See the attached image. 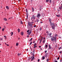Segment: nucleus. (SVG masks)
<instances>
[{"label":"nucleus","instance_id":"nucleus-1","mask_svg":"<svg viewBox=\"0 0 62 62\" xmlns=\"http://www.w3.org/2000/svg\"><path fill=\"white\" fill-rule=\"evenodd\" d=\"M55 37L54 36H53L52 38H51V40L52 41H54V40L55 41V42H56V37H57V34H55Z\"/></svg>","mask_w":62,"mask_h":62},{"label":"nucleus","instance_id":"nucleus-2","mask_svg":"<svg viewBox=\"0 0 62 62\" xmlns=\"http://www.w3.org/2000/svg\"><path fill=\"white\" fill-rule=\"evenodd\" d=\"M34 23V22H32L31 23L29 22L28 23V24L29 26L28 27V29H31L32 27V23Z\"/></svg>","mask_w":62,"mask_h":62},{"label":"nucleus","instance_id":"nucleus-3","mask_svg":"<svg viewBox=\"0 0 62 62\" xmlns=\"http://www.w3.org/2000/svg\"><path fill=\"white\" fill-rule=\"evenodd\" d=\"M41 16V14L40 13H38L37 14V17L38 18H39Z\"/></svg>","mask_w":62,"mask_h":62},{"label":"nucleus","instance_id":"nucleus-4","mask_svg":"<svg viewBox=\"0 0 62 62\" xmlns=\"http://www.w3.org/2000/svg\"><path fill=\"white\" fill-rule=\"evenodd\" d=\"M52 20L51 19L49 18V23H50L51 24H52Z\"/></svg>","mask_w":62,"mask_h":62},{"label":"nucleus","instance_id":"nucleus-5","mask_svg":"<svg viewBox=\"0 0 62 62\" xmlns=\"http://www.w3.org/2000/svg\"><path fill=\"white\" fill-rule=\"evenodd\" d=\"M27 9H26V11L27 12V19H28V14H27Z\"/></svg>","mask_w":62,"mask_h":62},{"label":"nucleus","instance_id":"nucleus-6","mask_svg":"<svg viewBox=\"0 0 62 62\" xmlns=\"http://www.w3.org/2000/svg\"><path fill=\"white\" fill-rule=\"evenodd\" d=\"M55 26H52V29H54V28H55Z\"/></svg>","mask_w":62,"mask_h":62},{"label":"nucleus","instance_id":"nucleus-7","mask_svg":"<svg viewBox=\"0 0 62 62\" xmlns=\"http://www.w3.org/2000/svg\"><path fill=\"white\" fill-rule=\"evenodd\" d=\"M31 31H30V32H29L28 33V35H30V34H31Z\"/></svg>","mask_w":62,"mask_h":62},{"label":"nucleus","instance_id":"nucleus-8","mask_svg":"<svg viewBox=\"0 0 62 62\" xmlns=\"http://www.w3.org/2000/svg\"><path fill=\"white\" fill-rule=\"evenodd\" d=\"M21 35L22 36H23V32H21Z\"/></svg>","mask_w":62,"mask_h":62},{"label":"nucleus","instance_id":"nucleus-9","mask_svg":"<svg viewBox=\"0 0 62 62\" xmlns=\"http://www.w3.org/2000/svg\"><path fill=\"white\" fill-rule=\"evenodd\" d=\"M32 19H35V17L33 15L32 16Z\"/></svg>","mask_w":62,"mask_h":62},{"label":"nucleus","instance_id":"nucleus-10","mask_svg":"<svg viewBox=\"0 0 62 62\" xmlns=\"http://www.w3.org/2000/svg\"><path fill=\"white\" fill-rule=\"evenodd\" d=\"M6 7V8H7L8 9H9V7H8V6H7Z\"/></svg>","mask_w":62,"mask_h":62},{"label":"nucleus","instance_id":"nucleus-11","mask_svg":"<svg viewBox=\"0 0 62 62\" xmlns=\"http://www.w3.org/2000/svg\"><path fill=\"white\" fill-rule=\"evenodd\" d=\"M34 58V57H33L32 58V59H31V61H32L33 60V59H35Z\"/></svg>","mask_w":62,"mask_h":62},{"label":"nucleus","instance_id":"nucleus-12","mask_svg":"<svg viewBox=\"0 0 62 62\" xmlns=\"http://www.w3.org/2000/svg\"><path fill=\"white\" fill-rule=\"evenodd\" d=\"M4 21H7V19L5 18L4 19Z\"/></svg>","mask_w":62,"mask_h":62},{"label":"nucleus","instance_id":"nucleus-13","mask_svg":"<svg viewBox=\"0 0 62 62\" xmlns=\"http://www.w3.org/2000/svg\"><path fill=\"white\" fill-rule=\"evenodd\" d=\"M45 42V40H44L43 41V43H44Z\"/></svg>","mask_w":62,"mask_h":62},{"label":"nucleus","instance_id":"nucleus-14","mask_svg":"<svg viewBox=\"0 0 62 62\" xmlns=\"http://www.w3.org/2000/svg\"><path fill=\"white\" fill-rule=\"evenodd\" d=\"M18 33H19V32H20V29H18Z\"/></svg>","mask_w":62,"mask_h":62},{"label":"nucleus","instance_id":"nucleus-15","mask_svg":"<svg viewBox=\"0 0 62 62\" xmlns=\"http://www.w3.org/2000/svg\"><path fill=\"white\" fill-rule=\"evenodd\" d=\"M34 47H33L34 48H36L37 47V46H36L35 45H34Z\"/></svg>","mask_w":62,"mask_h":62},{"label":"nucleus","instance_id":"nucleus-16","mask_svg":"<svg viewBox=\"0 0 62 62\" xmlns=\"http://www.w3.org/2000/svg\"><path fill=\"white\" fill-rule=\"evenodd\" d=\"M32 11L33 12H34V8H32Z\"/></svg>","mask_w":62,"mask_h":62},{"label":"nucleus","instance_id":"nucleus-17","mask_svg":"<svg viewBox=\"0 0 62 62\" xmlns=\"http://www.w3.org/2000/svg\"><path fill=\"white\" fill-rule=\"evenodd\" d=\"M4 30H5V29L4 28H3L2 29V31H3H3H4Z\"/></svg>","mask_w":62,"mask_h":62},{"label":"nucleus","instance_id":"nucleus-18","mask_svg":"<svg viewBox=\"0 0 62 62\" xmlns=\"http://www.w3.org/2000/svg\"><path fill=\"white\" fill-rule=\"evenodd\" d=\"M11 34V36H12L13 35V32H12L11 33H10Z\"/></svg>","mask_w":62,"mask_h":62},{"label":"nucleus","instance_id":"nucleus-19","mask_svg":"<svg viewBox=\"0 0 62 62\" xmlns=\"http://www.w3.org/2000/svg\"><path fill=\"white\" fill-rule=\"evenodd\" d=\"M42 58L43 60L44 59H45V57L44 56H43L42 57Z\"/></svg>","mask_w":62,"mask_h":62},{"label":"nucleus","instance_id":"nucleus-20","mask_svg":"<svg viewBox=\"0 0 62 62\" xmlns=\"http://www.w3.org/2000/svg\"><path fill=\"white\" fill-rule=\"evenodd\" d=\"M18 45H19V43H16V46H18Z\"/></svg>","mask_w":62,"mask_h":62},{"label":"nucleus","instance_id":"nucleus-21","mask_svg":"<svg viewBox=\"0 0 62 62\" xmlns=\"http://www.w3.org/2000/svg\"><path fill=\"white\" fill-rule=\"evenodd\" d=\"M49 49H51V45H49Z\"/></svg>","mask_w":62,"mask_h":62},{"label":"nucleus","instance_id":"nucleus-22","mask_svg":"<svg viewBox=\"0 0 62 62\" xmlns=\"http://www.w3.org/2000/svg\"><path fill=\"white\" fill-rule=\"evenodd\" d=\"M56 16L57 17H60V15H56Z\"/></svg>","mask_w":62,"mask_h":62},{"label":"nucleus","instance_id":"nucleus-23","mask_svg":"<svg viewBox=\"0 0 62 62\" xmlns=\"http://www.w3.org/2000/svg\"><path fill=\"white\" fill-rule=\"evenodd\" d=\"M62 6H61V7H59V8L60 9H62Z\"/></svg>","mask_w":62,"mask_h":62},{"label":"nucleus","instance_id":"nucleus-24","mask_svg":"<svg viewBox=\"0 0 62 62\" xmlns=\"http://www.w3.org/2000/svg\"><path fill=\"white\" fill-rule=\"evenodd\" d=\"M47 47H48V45H46V48H47Z\"/></svg>","mask_w":62,"mask_h":62},{"label":"nucleus","instance_id":"nucleus-25","mask_svg":"<svg viewBox=\"0 0 62 62\" xmlns=\"http://www.w3.org/2000/svg\"><path fill=\"white\" fill-rule=\"evenodd\" d=\"M33 39V38H31V39L30 40V41H32V39Z\"/></svg>","mask_w":62,"mask_h":62},{"label":"nucleus","instance_id":"nucleus-26","mask_svg":"<svg viewBox=\"0 0 62 62\" xmlns=\"http://www.w3.org/2000/svg\"><path fill=\"white\" fill-rule=\"evenodd\" d=\"M40 30H42V29L40 27L39 28Z\"/></svg>","mask_w":62,"mask_h":62},{"label":"nucleus","instance_id":"nucleus-27","mask_svg":"<svg viewBox=\"0 0 62 62\" xmlns=\"http://www.w3.org/2000/svg\"><path fill=\"white\" fill-rule=\"evenodd\" d=\"M42 39H43V37L40 39V40L42 41Z\"/></svg>","mask_w":62,"mask_h":62},{"label":"nucleus","instance_id":"nucleus-28","mask_svg":"<svg viewBox=\"0 0 62 62\" xmlns=\"http://www.w3.org/2000/svg\"><path fill=\"white\" fill-rule=\"evenodd\" d=\"M4 38H5L6 39H7V37H6V36H4Z\"/></svg>","mask_w":62,"mask_h":62},{"label":"nucleus","instance_id":"nucleus-29","mask_svg":"<svg viewBox=\"0 0 62 62\" xmlns=\"http://www.w3.org/2000/svg\"><path fill=\"white\" fill-rule=\"evenodd\" d=\"M46 2H48L49 1V0H46Z\"/></svg>","mask_w":62,"mask_h":62},{"label":"nucleus","instance_id":"nucleus-30","mask_svg":"<svg viewBox=\"0 0 62 62\" xmlns=\"http://www.w3.org/2000/svg\"><path fill=\"white\" fill-rule=\"evenodd\" d=\"M37 23L38 22H39V20L37 19Z\"/></svg>","mask_w":62,"mask_h":62},{"label":"nucleus","instance_id":"nucleus-31","mask_svg":"<svg viewBox=\"0 0 62 62\" xmlns=\"http://www.w3.org/2000/svg\"><path fill=\"white\" fill-rule=\"evenodd\" d=\"M32 42H31L30 44V45H31V44H32Z\"/></svg>","mask_w":62,"mask_h":62},{"label":"nucleus","instance_id":"nucleus-32","mask_svg":"<svg viewBox=\"0 0 62 62\" xmlns=\"http://www.w3.org/2000/svg\"><path fill=\"white\" fill-rule=\"evenodd\" d=\"M2 39H3V38H1L0 39V40H2Z\"/></svg>","mask_w":62,"mask_h":62},{"label":"nucleus","instance_id":"nucleus-33","mask_svg":"<svg viewBox=\"0 0 62 62\" xmlns=\"http://www.w3.org/2000/svg\"><path fill=\"white\" fill-rule=\"evenodd\" d=\"M17 55L18 56H20V54L19 53H18L17 54Z\"/></svg>","mask_w":62,"mask_h":62},{"label":"nucleus","instance_id":"nucleus-34","mask_svg":"<svg viewBox=\"0 0 62 62\" xmlns=\"http://www.w3.org/2000/svg\"><path fill=\"white\" fill-rule=\"evenodd\" d=\"M29 30H28L27 31V33L29 32Z\"/></svg>","mask_w":62,"mask_h":62},{"label":"nucleus","instance_id":"nucleus-35","mask_svg":"<svg viewBox=\"0 0 62 62\" xmlns=\"http://www.w3.org/2000/svg\"><path fill=\"white\" fill-rule=\"evenodd\" d=\"M52 35V33H50L49 34V35Z\"/></svg>","mask_w":62,"mask_h":62},{"label":"nucleus","instance_id":"nucleus-36","mask_svg":"<svg viewBox=\"0 0 62 62\" xmlns=\"http://www.w3.org/2000/svg\"><path fill=\"white\" fill-rule=\"evenodd\" d=\"M60 58L59 57H58L57 58L58 60Z\"/></svg>","mask_w":62,"mask_h":62},{"label":"nucleus","instance_id":"nucleus-37","mask_svg":"<svg viewBox=\"0 0 62 62\" xmlns=\"http://www.w3.org/2000/svg\"><path fill=\"white\" fill-rule=\"evenodd\" d=\"M39 60H40L39 59H38V62H39Z\"/></svg>","mask_w":62,"mask_h":62},{"label":"nucleus","instance_id":"nucleus-38","mask_svg":"<svg viewBox=\"0 0 62 62\" xmlns=\"http://www.w3.org/2000/svg\"><path fill=\"white\" fill-rule=\"evenodd\" d=\"M46 61H47V62H48V61H49V60H48V59H47L46 60Z\"/></svg>","mask_w":62,"mask_h":62},{"label":"nucleus","instance_id":"nucleus-39","mask_svg":"<svg viewBox=\"0 0 62 62\" xmlns=\"http://www.w3.org/2000/svg\"><path fill=\"white\" fill-rule=\"evenodd\" d=\"M45 53H47V51H45Z\"/></svg>","mask_w":62,"mask_h":62},{"label":"nucleus","instance_id":"nucleus-40","mask_svg":"<svg viewBox=\"0 0 62 62\" xmlns=\"http://www.w3.org/2000/svg\"><path fill=\"white\" fill-rule=\"evenodd\" d=\"M61 47H60V48H59V50H60V49H61Z\"/></svg>","mask_w":62,"mask_h":62},{"label":"nucleus","instance_id":"nucleus-41","mask_svg":"<svg viewBox=\"0 0 62 62\" xmlns=\"http://www.w3.org/2000/svg\"><path fill=\"white\" fill-rule=\"evenodd\" d=\"M37 45V44H35L34 45Z\"/></svg>","mask_w":62,"mask_h":62},{"label":"nucleus","instance_id":"nucleus-42","mask_svg":"<svg viewBox=\"0 0 62 62\" xmlns=\"http://www.w3.org/2000/svg\"><path fill=\"white\" fill-rule=\"evenodd\" d=\"M34 27H36V25H35L34 26Z\"/></svg>","mask_w":62,"mask_h":62},{"label":"nucleus","instance_id":"nucleus-43","mask_svg":"<svg viewBox=\"0 0 62 62\" xmlns=\"http://www.w3.org/2000/svg\"><path fill=\"white\" fill-rule=\"evenodd\" d=\"M7 45L8 46H9V45H8V44H7Z\"/></svg>","mask_w":62,"mask_h":62},{"label":"nucleus","instance_id":"nucleus-44","mask_svg":"<svg viewBox=\"0 0 62 62\" xmlns=\"http://www.w3.org/2000/svg\"><path fill=\"white\" fill-rule=\"evenodd\" d=\"M62 61V59L61 60H60V62H61V61Z\"/></svg>","mask_w":62,"mask_h":62},{"label":"nucleus","instance_id":"nucleus-45","mask_svg":"<svg viewBox=\"0 0 62 62\" xmlns=\"http://www.w3.org/2000/svg\"><path fill=\"white\" fill-rule=\"evenodd\" d=\"M4 28H5V29L6 28V26H4Z\"/></svg>","mask_w":62,"mask_h":62},{"label":"nucleus","instance_id":"nucleus-46","mask_svg":"<svg viewBox=\"0 0 62 62\" xmlns=\"http://www.w3.org/2000/svg\"><path fill=\"white\" fill-rule=\"evenodd\" d=\"M40 23H42V22H40Z\"/></svg>","mask_w":62,"mask_h":62},{"label":"nucleus","instance_id":"nucleus-47","mask_svg":"<svg viewBox=\"0 0 62 62\" xmlns=\"http://www.w3.org/2000/svg\"><path fill=\"white\" fill-rule=\"evenodd\" d=\"M33 57H34V54H33Z\"/></svg>","mask_w":62,"mask_h":62},{"label":"nucleus","instance_id":"nucleus-48","mask_svg":"<svg viewBox=\"0 0 62 62\" xmlns=\"http://www.w3.org/2000/svg\"><path fill=\"white\" fill-rule=\"evenodd\" d=\"M35 43V41H34L33 42V43Z\"/></svg>","mask_w":62,"mask_h":62},{"label":"nucleus","instance_id":"nucleus-49","mask_svg":"<svg viewBox=\"0 0 62 62\" xmlns=\"http://www.w3.org/2000/svg\"><path fill=\"white\" fill-rule=\"evenodd\" d=\"M21 23H22V24H23V23H22V21H21Z\"/></svg>","mask_w":62,"mask_h":62},{"label":"nucleus","instance_id":"nucleus-50","mask_svg":"<svg viewBox=\"0 0 62 62\" xmlns=\"http://www.w3.org/2000/svg\"><path fill=\"white\" fill-rule=\"evenodd\" d=\"M5 44L6 45H7V44L6 43H5Z\"/></svg>","mask_w":62,"mask_h":62},{"label":"nucleus","instance_id":"nucleus-51","mask_svg":"<svg viewBox=\"0 0 62 62\" xmlns=\"http://www.w3.org/2000/svg\"><path fill=\"white\" fill-rule=\"evenodd\" d=\"M43 39H44V40H45V38L44 37L43 38Z\"/></svg>","mask_w":62,"mask_h":62},{"label":"nucleus","instance_id":"nucleus-52","mask_svg":"<svg viewBox=\"0 0 62 62\" xmlns=\"http://www.w3.org/2000/svg\"><path fill=\"white\" fill-rule=\"evenodd\" d=\"M41 41H41V40H40V42H41Z\"/></svg>","mask_w":62,"mask_h":62},{"label":"nucleus","instance_id":"nucleus-53","mask_svg":"<svg viewBox=\"0 0 62 62\" xmlns=\"http://www.w3.org/2000/svg\"><path fill=\"white\" fill-rule=\"evenodd\" d=\"M1 29V27H0V29Z\"/></svg>","mask_w":62,"mask_h":62},{"label":"nucleus","instance_id":"nucleus-54","mask_svg":"<svg viewBox=\"0 0 62 62\" xmlns=\"http://www.w3.org/2000/svg\"><path fill=\"white\" fill-rule=\"evenodd\" d=\"M41 47V46H39V48H40Z\"/></svg>","mask_w":62,"mask_h":62},{"label":"nucleus","instance_id":"nucleus-55","mask_svg":"<svg viewBox=\"0 0 62 62\" xmlns=\"http://www.w3.org/2000/svg\"><path fill=\"white\" fill-rule=\"evenodd\" d=\"M29 35H28V36H27V37H29Z\"/></svg>","mask_w":62,"mask_h":62},{"label":"nucleus","instance_id":"nucleus-56","mask_svg":"<svg viewBox=\"0 0 62 62\" xmlns=\"http://www.w3.org/2000/svg\"><path fill=\"white\" fill-rule=\"evenodd\" d=\"M9 19H10V18H9Z\"/></svg>","mask_w":62,"mask_h":62},{"label":"nucleus","instance_id":"nucleus-57","mask_svg":"<svg viewBox=\"0 0 62 62\" xmlns=\"http://www.w3.org/2000/svg\"><path fill=\"white\" fill-rule=\"evenodd\" d=\"M61 52H60V54H61Z\"/></svg>","mask_w":62,"mask_h":62},{"label":"nucleus","instance_id":"nucleus-58","mask_svg":"<svg viewBox=\"0 0 62 62\" xmlns=\"http://www.w3.org/2000/svg\"><path fill=\"white\" fill-rule=\"evenodd\" d=\"M55 62H57V61H55Z\"/></svg>","mask_w":62,"mask_h":62},{"label":"nucleus","instance_id":"nucleus-59","mask_svg":"<svg viewBox=\"0 0 62 62\" xmlns=\"http://www.w3.org/2000/svg\"><path fill=\"white\" fill-rule=\"evenodd\" d=\"M18 39V40H19V39H20V38H19Z\"/></svg>","mask_w":62,"mask_h":62},{"label":"nucleus","instance_id":"nucleus-60","mask_svg":"<svg viewBox=\"0 0 62 62\" xmlns=\"http://www.w3.org/2000/svg\"><path fill=\"white\" fill-rule=\"evenodd\" d=\"M21 54H20V55H21Z\"/></svg>","mask_w":62,"mask_h":62},{"label":"nucleus","instance_id":"nucleus-61","mask_svg":"<svg viewBox=\"0 0 62 62\" xmlns=\"http://www.w3.org/2000/svg\"><path fill=\"white\" fill-rule=\"evenodd\" d=\"M40 43H41V42H40L39 43V44H40Z\"/></svg>","mask_w":62,"mask_h":62},{"label":"nucleus","instance_id":"nucleus-62","mask_svg":"<svg viewBox=\"0 0 62 62\" xmlns=\"http://www.w3.org/2000/svg\"><path fill=\"white\" fill-rule=\"evenodd\" d=\"M28 49H27V51H28Z\"/></svg>","mask_w":62,"mask_h":62},{"label":"nucleus","instance_id":"nucleus-63","mask_svg":"<svg viewBox=\"0 0 62 62\" xmlns=\"http://www.w3.org/2000/svg\"><path fill=\"white\" fill-rule=\"evenodd\" d=\"M41 50H42V48H41Z\"/></svg>","mask_w":62,"mask_h":62},{"label":"nucleus","instance_id":"nucleus-64","mask_svg":"<svg viewBox=\"0 0 62 62\" xmlns=\"http://www.w3.org/2000/svg\"><path fill=\"white\" fill-rule=\"evenodd\" d=\"M50 0V2H51V0Z\"/></svg>","mask_w":62,"mask_h":62}]
</instances>
